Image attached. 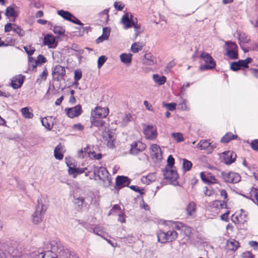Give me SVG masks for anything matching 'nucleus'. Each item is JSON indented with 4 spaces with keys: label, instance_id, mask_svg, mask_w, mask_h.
Wrapping results in <instances>:
<instances>
[{
    "label": "nucleus",
    "instance_id": "nucleus-1",
    "mask_svg": "<svg viewBox=\"0 0 258 258\" xmlns=\"http://www.w3.org/2000/svg\"><path fill=\"white\" fill-rule=\"evenodd\" d=\"M44 248L48 249V255L51 258H75L70 251L56 241L53 240L44 244Z\"/></svg>",
    "mask_w": 258,
    "mask_h": 258
},
{
    "label": "nucleus",
    "instance_id": "nucleus-2",
    "mask_svg": "<svg viewBox=\"0 0 258 258\" xmlns=\"http://www.w3.org/2000/svg\"><path fill=\"white\" fill-rule=\"evenodd\" d=\"M109 173L106 168L93 166V174L90 176V179H94L95 180H101L103 182V186L107 187L110 185L111 183Z\"/></svg>",
    "mask_w": 258,
    "mask_h": 258
},
{
    "label": "nucleus",
    "instance_id": "nucleus-3",
    "mask_svg": "<svg viewBox=\"0 0 258 258\" xmlns=\"http://www.w3.org/2000/svg\"><path fill=\"white\" fill-rule=\"evenodd\" d=\"M73 203L78 209H81L85 206H89L92 203V198L84 192H76L73 195Z\"/></svg>",
    "mask_w": 258,
    "mask_h": 258
},
{
    "label": "nucleus",
    "instance_id": "nucleus-4",
    "mask_svg": "<svg viewBox=\"0 0 258 258\" xmlns=\"http://www.w3.org/2000/svg\"><path fill=\"white\" fill-rule=\"evenodd\" d=\"M45 200L44 197L41 196L37 200L38 205L36 210L32 215V222L34 224H38L42 221V217L46 210V207L43 204Z\"/></svg>",
    "mask_w": 258,
    "mask_h": 258
},
{
    "label": "nucleus",
    "instance_id": "nucleus-5",
    "mask_svg": "<svg viewBox=\"0 0 258 258\" xmlns=\"http://www.w3.org/2000/svg\"><path fill=\"white\" fill-rule=\"evenodd\" d=\"M199 57L205 62V64H202L200 67V70L201 71L211 70L215 68L216 66V61L208 53L203 51L200 55Z\"/></svg>",
    "mask_w": 258,
    "mask_h": 258
},
{
    "label": "nucleus",
    "instance_id": "nucleus-6",
    "mask_svg": "<svg viewBox=\"0 0 258 258\" xmlns=\"http://www.w3.org/2000/svg\"><path fill=\"white\" fill-rule=\"evenodd\" d=\"M177 233L174 230H170L167 232L159 230L157 232L158 241L162 243L172 241L177 237Z\"/></svg>",
    "mask_w": 258,
    "mask_h": 258
},
{
    "label": "nucleus",
    "instance_id": "nucleus-7",
    "mask_svg": "<svg viewBox=\"0 0 258 258\" xmlns=\"http://www.w3.org/2000/svg\"><path fill=\"white\" fill-rule=\"evenodd\" d=\"M221 175L223 180L228 183H236L239 182L241 180L240 175L234 172H226L222 171Z\"/></svg>",
    "mask_w": 258,
    "mask_h": 258
},
{
    "label": "nucleus",
    "instance_id": "nucleus-8",
    "mask_svg": "<svg viewBox=\"0 0 258 258\" xmlns=\"http://www.w3.org/2000/svg\"><path fill=\"white\" fill-rule=\"evenodd\" d=\"M146 145L140 141L134 142L131 145L130 154L136 156L143 152L146 148Z\"/></svg>",
    "mask_w": 258,
    "mask_h": 258
},
{
    "label": "nucleus",
    "instance_id": "nucleus-9",
    "mask_svg": "<svg viewBox=\"0 0 258 258\" xmlns=\"http://www.w3.org/2000/svg\"><path fill=\"white\" fill-rule=\"evenodd\" d=\"M52 75L55 81L59 82L63 80L66 76L65 68L60 65L55 66L52 71Z\"/></svg>",
    "mask_w": 258,
    "mask_h": 258
},
{
    "label": "nucleus",
    "instance_id": "nucleus-10",
    "mask_svg": "<svg viewBox=\"0 0 258 258\" xmlns=\"http://www.w3.org/2000/svg\"><path fill=\"white\" fill-rule=\"evenodd\" d=\"M163 175L164 178L168 180L169 182L175 184V182L176 181L178 178V174L175 170L165 167L163 170Z\"/></svg>",
    "mask_w": 258,
    "mask_h": 258
},
{
    "label": "nucleus",
    "instance_id": "nucleus-11",
    "mask_svg": "<svg viewBox=\"0 0 258 258\" xmlns=\"http://www.w3.org/2000/svg\"><path fill=\"white\" fill-rule=\"evenodd\" d=\"M109 113V109L106 107H96L91 113L93 117H98L99 118H105Z\"/></svg>",
    "mask_w": 258,
    "mask_h": 258
},
{
    "label": "nucleus",
    "instance_id": "nucleus-12",
    "mask_svg": "<svg viewBox=\"0 0 258 258\" xmlns=\"http://www.w3.org/2000/svg\"><path fill=\"white\" fill-rule=\"evenodd\" d=\"M145 138L149 140H154L157 136L156 127L152 125H148L144 128Z\"/></svg>",
    "mask_w": 258,
    "mask_h": 258
},
{
    "label": "nucleus",
    "instance_id": "nucleus-13",
    "mask_svg": "<svg viewBox=\"0 0 258 258\" xmlns=\"http://www.w3.org/2000/svg\"><path fill=\"white\" fill-rule=\"evenodd\" d=\"M133 16L129 13H125L121 18V22L124 25V29H127L132 27L134 23H135L136 19L133 18Z\"/></svg>",
    "mask_w": 258,
    "mask_h": 258
},
{
    "label": "nucleus",
    "instance_id": "nucleus-14",
    "mask_svg": "<svg viewBox=\"0 0 258 258\" xmlns=\"http://www.w3.org/2000/svg\"><path fill=\"white\" fill-rule=\"evenodd\" d=\"M67 115L72 118L79 116L82 112V107L80 105H77L74 107L66 109Z\"/></svg>",
    "mask_w": 258,
    "mask_h": 258
},
{
    "label": "nucleus",
    "instance_id": "nucleus-15",
    "mask_svg": "<svg viewBox=\"0 0 258 258\" xmlns=\"http://www.w3.org/2000/svg\"><path fill=\"white\" fill-rule=\"evenodd\" d=\"M236 154L230 151L224 152L222 153V160L227 165H229L234 162L235 160Z\"/></svg>",
    "mask_w": 258,
    "mask_h": 258
},
{
    "label": "nucleus",
    "instance_id": "nucleus-16",
    "mask_svg": "<svg viewBox=\"0 0 258 258\" xmlns=\"http://www.w3.org/2000/svg\"><path fill=\"white\" fill-rule=\"evenodd\" d=\"M43 43L47 45L49 48H55L57 45L54 37L49 34L44 36Z\"/></svg>",
    "mask_w": 258,
    "mask_h": 258
},
{
    "label": "nucleus",
    "instance_id": "nucleus-17",
    "mask_svg": "<svg viewBox=\"0 0 258 258\" xmlns=\"http://www.w3.org/2000/svg\"><path fill=\"white\" fill-rule=\"evenodd\" d=\"M200 176L201 179L205 183L210 184L218 183L217 179L211 173L205 174L204 172H202L200 173Z\"/></svg>",
    "mask_w": 258,
    "mask_h": 258
},
{
    "label": "nucleus",
    "instance_id": "nucleus-18",
    "mask_svg": "<svg viewBox=\"0 0 258 258\" xmlns=\"http://www.w3.org/2000/svg\"><path fill=\"white\" fill-rule=\"evenodd\" d=\"M150 154L153 159L160 160L162 158L161 150L156 144H153L150 148Z\"/></svg>",
    "mask_w": 258,
    "mask_h": 258
},
{
    "label": "nucleus",
    "instance_id": "nucleus-19",
    "mask_svg": "<svg viewBox=\"0 0 258 258\" xmlns=\"http://www.w3.org/2000/svg\"><path fill=\"white\" fill-rule=\"evenodd\" d=\"M25 77L22 75L14 77L11 81V86L15 89L20 88L24 83Z\"/></svg>",
    "mask_w": 258,
    "mask_h": 258
},
{
    "label": "nucleus",
    "instance_id": "nucleus-20",
    "mask_svg": "<svg viewBox=\"0 0 258 258\" xmlns=\"http://www.w3.org/2000/svg\"><path fill=\"white\" fill-rule=\"evenodd\" d=\"M130 182V179L126 176H117L116 178V185L119 188L128 186Z\"/></svg>",
    "mask_w": 258,
    "mask_h": 258
},
{
    "label": "nucleus",
    "instance_id": "nucleus-21",
    "mask_svg": "<svg viewBox=\"0 0 258 258\" xmlns=\"http://www.w3.org/2000/svg\"><path fill=\"white\" fill-rule=\"evenodd\" d=\"M87 170V168H77L75 166L68 169L69 174L72 175L74 178H76L78 175L82 174Z\"/></svg>",
    "mask_w": 258,
    "mask_h": 258
},
{
    "label": "nucleus",
    "instance_id": "nucleus-22",
    "mask_svg": "<svg viewBox=\"0 0 258 258\" xmlns=\"http://www.w3.org/2000/svg\"><path fill=\"white\" fill-rule=\"evenodd\" d=\"M143 61L145 64L152 66L156 62V59L151 53H146Z\"/></svg>",
    "mask_w": 258,
    "mask_h": 258
},
{
    "label": "nucleus",
    "instance_id": "nucleus-23",
    "mask_svg": "<svg viewBox=\"0 0 258 258\" xmlns=\"http://www.w3.org/2000/svg\"><path fill=\"white\" fill-rule=\"evenodd\" d=\"M134 120L133 116L130 113L126 114L121 118V120L119 121L120 126L123 127L128 124L130 122Z\"/></svg>",
    "mask_w": 258,
    "mask_h": 258
},
{
    "label": "nucleus",
    "instance_id": "nucleus-24",
    "mask_svg": "<svg viewBox=\"0 0 258 258\" xmlns=\"http://www.w3.org/2000/svg\"><path fill=\"white\" fill-rule=\"evenodd\" d=\"M239 246V243L235 239L228 240L227 241V247L229 250L235 251Z\"/></svg>",
    "mask_w": 258,
    "mask_h": 258
},
{
    "label": "nucleus",
    "instance_id": "nucleus-25",
    "mask_svg": "<svg viewBox=\"0 0 258 258\" xmlns=\"http://www.w3.org/2000/svg\"><path fill=\"white\" fill-rule=\"evenodd\" d=\"M29 67L30 68L31 62L36 63L38 64L41 65L46 62V58L42 54H39L37 57V59H35L32 57H29Z\"/></svg>",
    "mask_w": 258,
    "mask_h": 258
},
{
    "label": "nucleus",
    "instance_id": "nucleus-26",
    "mask_svg": "<svg viewBox=\"0 0 258 258\" xmlns=\"http://www.w3.org/2000/svg\"><path fill=\"white\" fill-rule=\"evenodd\" d=\"M237 138L236 135H233L231 132L227 133L221 139V142L223 143H227L232 140L236 139Z\"/></svg>",
    "mask_w": 258,
    "mask_h": 258
},
{
    "label": "nucleus",
    "instance_id": "nucleus-27",
    "mask_svg": "<svg viewBox=\"0 0 258 258\" xmlns=\"http://www.w3.org/2000/svg\"><path fill=\"white\" fill-rule=\"evenodd\" d=\"M153 79L159 86L163 85L166 81V78L164 76H160L158 74H154Z\"/></svg>",
    "mask_w": 258,
    "mask_h": 258
},
{
    "label": "nucleus",
    "instance_id": "nucleus-28",
    "mask_svg": "<svg viewBox=\"0 0 258 258\" xmlns=\"http://www.w3.org/2000/svg\"><path fill=\"white\" fill-rule=\"evenodd\" d=\"M90 121L92 125L96 127L102 126L105 123L104 121L102 120L101 118H99L98 117H93L91 116Z\"/></svg>",
    "mask_w": 258,
    "mask_h": 258
},
{
    "label": "nucleus",
    "instance_id": "nucleus-29",
    "mask_svg": "<svg viewBox=\"0 0 258 258\" xmlns=\"http://www.w3.org/2000/svg\"><path fill=\"white\" fill-rule=\"evenodd\" d=\"M196 210V204L194 202H190L187 206L186 211L188 215L192 216L195 212Z\"/></svg>",
    "mask_w": 258,
    "mask_h": 258
},
{
    "label": "nucleus",
    "instance_id": "nucleus-30",
    "mask_svg": "<svg viewBox=\"0 0 258 258\" xmlns=\"http://www.w3.org/2000/svg\"><path fill=\"white\" fill-rule=\"evenodd\" d=\"M210 146V142L208 140H202L197 145L198 148L202 150H206L209 152V148Z\"/></svg>",
    "mask_w": 258,
    "mask_h": 258
},
{
    "label": "nucleus",
    "instance_id": "nucleus-31",
    "mask_svg": "<svg viewBox=\"0 0 258 258\" xmlns=\"http://www.w3.org/2000/svg\"><path fill=\"white\" fill-rule=\"evenodd\" d=\"M57 14L65 20L68 21H72L73 15L68 11L64 10H59L57 11Z\"/></svg>",
    "mask_w": 258,
    "mask_h": 258
},
{
    "label": "nucleus",
    "instance_id": "nucleus-32",
    "mask_svg": "<svg viewBox=\"0 0 258 258\" xmlns=\"http://www.w3.org/2000/svg\"><path fill=\"white\" fill-rule=\"evenodd\" d=\"M133 55L131 53H122L120 55L121 61L126 64L131 63Z\"/></svg>",
    "mask_w": 258,
    "mask_h": 258
},
{
    "label": "nucleus",
    "instance_id": "nucleus-33",
    "mask_svg": "<svg viewBox=\"0 0 258 258\" xmlns=\"http://www.w3.org/2000/svg\"><path fill=\"white\" fill-rule=\"evenodd\" d=\"M47 75V71L46 69H45L36 79V83L38 85L41 84L42 81H45L46 80Z\"/></svg>",
    "mask_w": 258,
    "mask_h": 258
},
{
    "label": "nucleus",
    "instance_id": "nucleus-34",
    "mask_svg": "<svg viewBox=\"0 0 258 258\" xmlns=\"http://www.w3.org/2000/svg\"><path fill=\"white\" fill-rule=\"evenodd\" d=\"M6 15L8 17L16 18L18 15V13L12 7H8L6 11Z\"/></svg>",
    "mask_w": 258,
    "mask_h": 258
},
{
    "label": "nucleus",
    "instance_id": "nucleus-35",
    "mask_svg": "<svg viewBox=\"0 0 258 258\" xmlns=\"http://www.w3.org/2000/svg\"><path fill=\"white\" fill-rule=\"evenodd\" d=\"M61 147L60 145H57L54 151V156L55 159L57 160H62L63 157V155L61 152Z\"/></svg>",
    "mask_w": 258,
    "mask_h": 258
},
{
    "label": "nucleus",
    "instance_id": "nucleus-36",
    "mask_svg": "<svg viewBox=\"0 0 258 258\" xmlns=\"http://www.w3.org/2000/svg\"><path fill=\"white\" fill-rule=\"evenodd\" d=\"M243 68L241 60L231 63L230 68L233 71H237Z\"/></svg>",
    "mask_w": 258,
    "mask_h": 258
},
{
    "label": "nucleus",
    "instance_id": "nucleus-37",
    "mask_svg": "<svg viewBox=\"0 0 258 258\" xmlns=\"http://www.w3.org/2000/svg\"><path fill=\"white\" fill-rule=\"evenodd\" d=\"M225 54L230 59H236L238 58V50H226Z\"/></svg>",
    "mask_w": 258,
    "mask_h": 258
},
{
    "label": "nucleus",
    "instance_id": "nucleus-38",
    "mask_svg": "<svg viewBox=\"0 0 258 258\" xmlns=\"http://www.w3.org/2000/svg\"><path fill=\"white\" fill-rule=\"evenodd\" d=\"M91 232L94 233L96 235L100 236L101 237H103V234H104L103 227L99 225H95L94 228H93Z\"/></svg>",
    "mask_w": 258,
    "mask_h": 258
},
{
    "label": "nucleus",
    "instance_id": "nucleus-39",
    "mask_svg": "<svg viewBox=\"0 0 258 258\" xmlns=\"http://www.w3.org/2000/svg\"><path fill=\"white\" fill-rule=\"evenodd\" d=\"M42 125L47 130L50 131L53 127V123L51 124L48 121V117H45L41 118Z\"/></svg>",
    "mask_w": 258,
    "mask_h": 258
},
{
    "label": "nucleus",
    "instance_id": "nucleus-40",
    "mask_svg": "<svg viewBox=\"0 0 258 258\" xmlns=\"http://www.w3.org/2000/svg\"><path fill=\"white\" fill-rule=\"evenodd\" d=\"M21 113L25 118H32L34 115L32 112L29 111L28 107H24L21 109Z\"/></svg>",
    "mask_w": 258,
    "mask_h": 258
},
{
    "label": "nucleus",
    "instance_id": "nucleus-41",
    "mask_svg": "<svg viewBox=\"0 0 258 258\" xmlns=\"http://www.w3.org/2000/svg\"><path fill=\"white\" fill-rule=\"evenodd\" d=\"M192 165V164L190 161L186 159H183L182 168L184 172L189 171L191 169Z\"/></svg>",
    "mask_w": 258,
    "mask_h": 258
},
{
    "label": "nucleus",
    "instance_id": "nucleus-42",
    "mask_svg": "<svg viewBox=\"0 0 258 258\" xmlns=\"http://www.w3.org/2000/svg\"><path fill=\"white\" fill-rule=\"evenodd\" d=\"M238 40L240 42L245 43H248L249 41V38H248L247 35H246L245 33L242 32H239L238 33Z\"/></svg>",
    "mask_w": 258,
    "mask_h": 258
},
{
    "label": "nucleus",
    "instance_id": "nucleus-43",
    "mask_svg": "<svg viewBox=\"0 0 258 258\" xmlns=\"http://www.w3.org/2000/svg\"><path fill=\"white\" fill-rule=\"evenodd\" d=\"M52 30L55 34L60 36H63L65 32V29L62 27L58 26H54Z\"/></svg>",
    "mask_w": 258,
    "mask_h": 258
},
{
    "label": "nucleus",
    "instance_id": "nucleus-44",
    "mask_svg": "<svg viewBox=\"0 0 258 258\" xmlns=\"http://www.w3.org/2000/svg\"><path fill=\"white\" fill-rule=\"evenodd\" d=\"M226 45V50H238V46L237 44L232 41H227L225 43Z\"/></svg>",
    "mask_w": 258,
    "mask_h": 258
},
{
    "label": "nucleus",
    "instance_id": "nucleus-45",
    "mask_svg": "<svg viewBox=\"0 0 258 258\" xmlns=\"http://www.w3.org/2000/svg\"><path fill=\"white\" fill-rule=\"evenodd\" d=\"M13 31L18 34L20 37H22L25 35L24 31H23L19 26L15 24H13Z\"/></svg>",
    "mask_w": 258,
    "mask_h": 258
},
{
    "label": "nucleus",
    "instance_id": "nucleus-46",
    "mask_svg": "<svg viewBox=\"0 0 258 258\" xmlns=\"http://www.w3.org/2000/svg\"><path fill=\"white\" fill-rule=\"evenodd\" d=\"M142 49V45L139 42H135L132 45L131 51L133 53H137Z\"/></svg>",
    "mask_w": 258,
    "mask_h": 258
},
{
    "label": "nucleus",
    "instance_id": "nucleus-47",
    "mask_svg": "<svg viewBox=\"0 0 258 258\" xmlns=\"http://www.w3.org/2000/svg\"><path fill=\"white\" fill-rule=\"evenodd\" d=\"M171 135L177 143H180L184 140L183 135L180 133H173Z\"/></svg>",
    "mask_w": 258,
    "mask_h": 258
},
{
    "label": "nucleus",
    "instance_id": "nucleus-48",
    "mask_svg": "<svg viewBox=\"0 0 258 258\" xmlns=\"http://www.w3.org/2000/svg\"><path fill=\"white\" fill-rule=\"evenodd\" d=\"M187 101L185 99H182V101L178 104V108L184 111H189L190 108L186 104Z\"/></svg>",
    "mask_w": 258,
    "mask_h": 258
},
{
    "label": "nucleus",
    "instance_id": "nucleus-49",
    "mask_svg": "<svg viewBox=\"0 0 258 258\" xmlns=\"http://www.w3.org/2000/svg\"><path fill=\"white\" fill-rule=\"evenodd\" d=\"M107 60V57L105 55H102L98 58L97 62V67L99 69L104 64Z\"/></svg>",
    "mask_w": 258,
    "mask_h": 258
},
{
    "label": "nucleus",
    "instance_id": "nucleus-50",
    "mask_svg": "<svg viewBox=\"0 0 258 258\" xmlns=\"http://www.w3.org/2000/svg\"><path fill=\"white\" fill-rule=\"evenodd\" d=\"M66 163L67 166L68 167V169L72 168L75 166L74 164L73 163V159L70 157H66L65 158Z\"/></svg>",
    "mask_w": 258,
    "mask_h": 258
},
{
    "label": "nucleus",
    "instance_id": "nucleus-51",
    "mask_svg": "<svg viewBox=\"0 0 258 258\" xmlns=\"http://www.w3.org/2000/svg\"><path fill=\"white\" fill-rule=\"evenodd\" d=\"M167 167L169 168H172L174 164V159L172 155H169L167 158Z\"/></svg>",
    "mask_w": 258,
    "mask_h": 258
},
{
    "label": "nucleus",
    "instance_id": "nucleus-52",
    "mask_svg": "<svg viewBox=\"0 0 258 258\" xmlns=\"http://www.w3.org/2000/svg\"><path fill=\"white\" fill-rule=\"evenodd\" d=\"M242 62V66L244 68H247L248 64L252 61L250 57H247L245 59H240Z\"/></svg>",
    "mask_w": 258,
    "mask_h": 258
},
{
    "label": "nucleus",
    "instance_id": "nucleus-53",
    "mask_svg": "<svg viewBox=\"0 0 258 258\" xmlns=\"http://www.w3.org/2000/svg\"><path fill=\"white\" fill-rule=\"evenodd\" d=\"M89 157L91 158L99 160L102 158V155L101 153L96 154L94 151H93L89 154Z\"/></svg>",
    "mask_w": 258,
    "mask_h": 258
},
{
    "label": "nucleus",
    "instance_id": "nucleus-54",
    "mask_svg": "<svg viewBox=\"0 0 258 258\" xmlns=\"http://www.w3.org/2000/svg\"><path fill=\"white\" fill-rule=\"evenodd\" d=\"M164 106L166 107L168 110L173 111L176 109V104L175 103H164Z\"/></svg>",
    "mask_w": 258,
    "mask_h": 258
},
{
    "label": "nucleus",
    "instance_id": "nucleus-55",
    "mask_svg": "<svg viewBox=\"0 0 258 258\" xmlns=\"http://www.w3.org/2000/svg\"><path fill=\"white\" fill-rule=\"evenodd\" d=\"M251 148L254 151H258V139L252 140L250 144Z\"/></svg>",
    "mask_w": 258,
    "mask_h": 258
},
{
    "label": "nucleus",
    "instance_id": "nucleus-56",
    "mask_svg": "<svg viewBox=\"0 0 258 258\" xmlns=\"http://www.w3.org/2000/svg\"><path fill=\"white\" fill-rule=\"evenodd\" d=\"M24 48L29 56L32 55L35 51V48L31 47L30 46H24Z\"/></svg>",
    "mask_w": 258,
    "mask_h": 258
},
{
    "label": "nucleus",
    "instance_id": "nucleus-57",
    "mask_svg": "<svg viewBox=\"0 0 258 258\" xmlns=\"http://www.w3.org/2000/svg\"><path fill=\"white\" fill-rule=\"evenodd\" d=\"M130 188L133 190L134 191H136L138 193H139L140 195H142L144 194V189L143 188H140L139 186H136V185H131L130 186Z\"/></svg>",
    "mask_w": 258,
    "mask_h": 258
},
{
    "label": "nucleus",
    "instance_id": "nucleus-58",
    "mask_svg": "<svg viewBox=\"0 0 258 258\" xmlns=\"http://www.w3.org/2000/svg\"><path fill=\"white\" fill-rule=\"evenodd\" d=\"M107 135H108V137L109 140L108 141L107 145L108 147H109L110 148H113L114 147V145H113L114 138H113V136L112 135H111V134H108Z\"/></svg>",
    "mask_w": 258,
    "mask_h": 258
},
{
    "label": "nucleus",
    "instance_id": "nucleus-59",
    "mask_svg": "<svg viewBox=\"0 0 258 258\" xmlns=\"http://www.w3.org/2000/svg\"><path fill=\"white\" fill-rule=\"evenodd\" d=\"M213 192V191L212 190V188L211 187V186H209V187L205 186V190H204V193L206 196H210L211 195H212Z\"/></svg>",
    "mask_w": 258,
    "mask_h": 258
},
{
    "label": "nucleus",
    "instance_id": "nucleus-60",
    "mask_svg": "<svg viewBox=\"0 0 258 258\" xmlns=\"http://www.w3.org/2000/svg\"><path fill=\"white\" fill-rule=\"evenodd\" d=\"M82 72L80 70H76L75 72L74 79L76 81L80 80L82 78Z\"/></svg>",
    "mask_w": 258,
    "mask_h": 258
},
{
    "label": "nucleus",
    "instance_id": "nucleus-61",
    "mask_svg": "<svg viewBox=\"0 0 258 258\" xmlns=\"http://www.w3.org/2000/svg\"><path fill=\"white\" fill-rule=\"evenodd\" d=\"M175 65V63L174 61H170L166 67L165 69V71L166 72H169L170 71L171 69L173 68L174 66Z\"/></svg>",
    "mask_w": 258,
    "mask_h": 258
},
{
    "label": "nucleus",
    "instance_id": "nucleus-62",
    "mask_svg": "<svg viewBox=\"0 0 258 258\" xmlns=\"http://www.w3.org/2000/svg\"><path fill=\"white\" fill-rule=\"evenodd\" d=\"M241 257L242 258H254V255L251 252L247 251L242 254Z\"/></svg>",
    "mask_w": 258,
    "mask_h": 258
},
{
    "label": "nucleus",
    "instance_id": "nucleus-63",
    "mask_svg": "<svg viewBox=\"0 0 258 258\" xmlns=\"http://www.w3.org/2000/svg\"><path fill=\"white\" fill-rule=\"evenodd\" d=\"M44 252H34L32 253L31 256L33 257L34 256H36V258H44L45 255Z\"/></svg>",
    "mask_w": 258,
    "mask_h": 258
},
{
    "label": "nucleus",
    "instance_id": "nucleus-64",
    "mask_svg": "<svg viewBox=\"0 0 258 258\" xmlns=\"http://www.w3.org/2000/svg\"><path fill=\"white\" fill-rule=\"evenodd\" d=\"M251 192L254 195L256 200L257 204L258 205V189L257 188L252 187Z\"/></svg>",
    "mask_w": 258,
    "mask_h": 258
}]
</instances>
